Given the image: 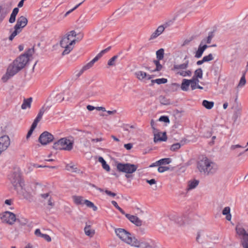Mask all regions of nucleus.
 Listing matches in <instances>:
<instances>
[{
    "label": "nucleus",
    "instance_id": "f257e3e1",
    "mask_svg": "<svg viewBox=\"0 0 248 248\" xmlns=\"http://www.w3.org/2000/svg\"><path fill=\"white\" fill-rule=\"evenodd\" d=\"M32 52L33 50L31 49H29L24 54L19 56L12 63L10 64L5 74L1 78L3 82H6L9 78L23 69L28 62Z\"/></svg>",
    "mask_w": 248,
    "mask_h": 248
},
{
    "label": "nucleus",
    "instance_id": "f03ea898",
    "mask_svg": "<svg viewBox=\"0 0 248 248\" xmlns=\"http://www.w3.org/2000/svg\"><path fill=\"white\" fill-rule=\"evenodd\" d=\"M9 178L17 193L22 195L24 198H27L29 195V191L25 187L24 182L21 178L19 169H15L9 175Z\"/></svg>",
    "mask_w": 248,
    "mask_h": 248
},
{
    "label": "nucleus",
    "instance_id": "7ed1b4c3",
    "mask_svg": "<svg viewBox=\"0 0 248 248\" xmlns=\"http://www.w3.org/2000/svg\"><path fill=\"white\" fill-rule=\"evenodd\" d=\"M197 167L201 173L207 175L215 174L218 170V165L205 156L199 158Z\"/></svg>",
    "mask_w": 248,
    "mask_h": 248
},
{
    "label": "nucleus",
    "instance_id": "20e7f679",
    "mask_svg": "<svg viewBox=\"0 0 248 248\" xmlns=\"http://www.w3.org/2000/svg\"><path fill=\"white\" fill-rule=\"evenodd\" d=\"M76 36V32L75 31H71L62 37L60 42L61 46L64 48L62 53V55L69 54L73 49V45L76 41L75 38Z\"/></svg>",
    "mask_w": 248,
    "mask_h": 248
},
{
    "label": "nucleus",
    "instance_id": "39448f33",
    "mask_svg": "<svg viewBox=\"0 0 248 248\" xmlns=\"http://www.w3.org/2000/svg\"><path fill=\"white\" fill-rule=\"evenodd\" d=\"M74 140L67 138L60 139L53 144L56 150L71 151L73 148Z\"/></svg>",
    "mask_w": 248,
    "mask_h": 248
},
{
    "label": "nucleus",
    "instance_id": "423d86ee",
    "mask_svg": "<svg viewBox=\"0 0 248 248\" xmlns=\"http://www.w3.org/2000/svg\"><path fill=\"white\" fill-rule=\"evenodd\" d=\"M115 232L122 241L131 246L132 245L135 237L132 236L129 232L124 229L117 228L115 230Z\"/></svg>",
    "mask_w": 248,
    "mask_h": 248
},
{
    "label": "nucleus",
    "instance_id": "0eeeda50",
    "mask_svg": "<svg viewBox=\"0 0 248 248\" xmlns=\"http://www.w3.org/2000/svg\"><path fill=\"white\" fill-rule=\"evenodd\" d=\"M189 61H186L184 63L179 64H174L173 70L176 73L183 77H190L192 72L190 70H186L188 66Z\"/></svg>",
    "mask_w": 248,
    "mask_h": 248
},
{
    "label": "nucleus",
    "instance_id": "6e6552de",
    "mask_svg": "<svg viewBox=\"0 0 248 248\" xmlns=\"http://www.w3.org/2000/svg\"><path fill=\"white\" fill-rule=\"evenodd\" d=\"M116 168L117 170L120 172L130 174L136 171L138 166L136 165L128 163H117L116 164Z\"/></svg>",
    "mask_w": 248,
    "mask_h": 248
},
{
    "label": "nucleus",
    "instance_id": "1a4fd4ad",
    "mask_svg": "<svg viewBox=\"0 0 248 248\" xmlns=\"http://www.w3.org/2000/svg\"><path fill=\"white\" fill-rule=\"evenodd\" d=\"M236 233L242 239V245L244 248H248V233L241 225L235 227Z\"/></svg>",
    "mask_w": 248,
    "mask_h": 248
},
{
    "label": "nucleus",
    "instance_id": "9d476101",
    "mask_svg": "<svg viewBox=\"0 0 248 248\" xmlns=\"http://www.w3.org/2000/svg\"><path fill=\"white\" fill-rule=\"evenodd\" d=\"M10 144L9 137L6 134L0 133V155L8 148Z\"/></svg>",
    "mask_w": 248,
    "mask_h": 248
},
{
    "label": "nucleus",
    "instance_id": "9b49d317",
    "mask_svg": "<svg viewBox=\"0 0 248 248\" xmlns=\"http://www.w3.org/2000/svg\"><path fill=\"white\" fill-rule=\"evenodd\" d=\"M2 222L12 225L16 221L15 215L9 211H6L0 215Z\"/></svg>",
    "mask_w": 248,
    "mask_h": 248
},
{
    "label": "nucleus",
    "instance_id": "f8f14e48",
    "mask_svg": "<svg viewBox=\"0 0 248 248\" xmlns=\"http://www.w3.org/2000/svg\"><path fill=\"white\" fill-rule=\"evenodd\" d=\"M54 136L47 131H45L39 136V141L42 145H46L53 141Z\"/></svg>",
    "mask_w": 248,
    "mask_h": 248
},
{
    "label": "nucleus",
    "instance_id": "ddd939ff",
    "mask_svg": "<svg viewBox=\"0 0 248 248\" xmlns=\"http://www.w3.org/2000/svg\"><path fill=\"white\" fill-rule=\"evenodd\" d=\"M169 23H166L162 25L159 26L157 29L152 34L150 37V39H154L156 38L160 35L164 31L165 29L169 26L170 24Z\"/></svg>",
    "mask_w": 248,
    "mask_h": 248
},
{
    "label": "nucleus",
    "instance_id": "4468645a",
    "mask_svg": "<svg viewBox=\"0 0 248 248\" xmlns=\"http://www.w3.org/2000/svg\"><path fill=\"white\" fill-rule=\"evenodd\" d=\"M28 20L24 16H21L18 18L16 24L15 25L16 28L22 30V29L27 25Z\"/></svg>",
    "mask_w": 248,
    "mask_h": 248
},
{
    "label": "nucleus",
    "instance_id": "2eb2a0df",
    "mask_svg": "<svg viewBox=\"0 0 248 248\" xmlns=\"http://www.w3.org/2000/svg\"><path fill=\"white\" fill-rule=\"evenodd\" d=\"M125 217L137 226H140L142 225V221L135 216L131 215L125 213Z\"/></svg>",
    "mask_w": 248,
    "mask_h": 248
},
{
    "label": "nucleus",
    "instance_id": "dca6fc26",
    "mask_svg": "<svg viewBox=\"0 0 248 248\" xmlns=\"http://www.w3.org/2000/svg\"><path fill=\"white\" fill-rule=\"evenodd\" d=\"M131 246L141 248H149L150 247V245L148 243L142 241L140 242L138 240L136 237L134 239Z\"/></svg>",
    "mask_w": 248,
    "mask_h": 248
},
{
    "label": "nucleus",
    "instance_id": "f3484780",
    "mask_svg": "<svg viewBox=\"0 0 248 248\" xmlns=\"http://www.w3.org/2000/svg\"><path fill=\"white\" fill-rule=\"evenodd\" d=\"M208 47L206 45H202L200 44L197 50L196 51L195 54V57L196 58H200L205 50Z\"/></svg>",
    "mask_w": 248,
    "mask_h": 248
},
{
    "label": "nucleus",
    "instance_id": "a211bd4d",
    "mask_svg": "<svg viewBox=\"0 0 248 248\" xmlns=\"http://www.w3.org/2000/svg\"><path fill=\"white\" fill-rule=\"evenodd\" d=\"M135 75L136 78L140 80H142L145 78L147 79H150L152 78L150 75H148L146 73L141 71H139L135 72Z\"/></svg>",
    "mask_w": 248,
    "mask_h": 248
},
{
    "label": "nucleus",
    "instance_id": "6ab92c4d",
    "mask_svg": "<svg viewBox=\"0 0 248 248\" xmlns=\"http://www.w3.org/2000/svg\"><path fill=\"white\" fill-rule=\"evenodd\" d=\"M31 97H30L27 99H24L23 102L21 105V108L22 109H26L27 108H30L31 107Z\"/></svg>",
    "mask_w": 248,
    "mask_h": 248
},
{
    "label": "nucleus",
    "instance_id": "aec40b11",
    "mask_svg": "<svg viewBox=\"0 0 248 248\" xmlns=\"http://www.w3.org/2000/svg\"><path fill=\"white\" fill-rule=\"evenodd\" d=\"M21 31L22 30L14 26L13 31V29L10 30V31L11 32V34L9 37V40L12 41L14 38L17 35V34L21 32Z\"/></svg>",
    "mask_w": 248,
    "mask_h": 248
},
{
    "label": "nucleus",
    "instance_id": "412c9836",
    "mask_svg": "<svg viewBox=\"0 0 248 248\" xmlns=\"http://www.w3.org/2000/svg\"><path fill=\"white\" fill-rule=\"evenodd\" d=\"M21 31L22 30L14 26L13 31V29L10 30V31L11 32V34L9 37V40L12 41L14 38L17 35V34L21 32Z\"/></svg>",
    "mask_w": 248,
    "mask_h": 248
},
{
    "label": "nucleus",
    "instance_id": "4be33fe9",
    "mask_svg": "<svg viewBox=\"0 0 248 248\" xmlns=\"http://www.w3.org/2000/svg\"><path fill=\"white\" fill-rule=\"evenodd\" d=\"M214 37V32L213 31H210L208 33V36L202 39L200 44L202 45H206V44H210L211 42L212 39Z\"/></svg>",
    "mask_w": 248,
    "mask_h": 248
},
{
    "label": "nucleus",
    "instance_id": "5701e85b",
    "mask_svg": "<svg viewBox=\"0 0 248 248\" xmlns=\"http://www.w3.org/2000/svg\"><path fill=\"white\" fill-rule=\"evenodd\" d=\"M190 79H183L181 86V89L183 91H187L190 86Z\"/></svg>",
    "mask_w": 248,
    "mask_h": 248
},
{
    "label": "nucleus",
    "instance_id": "b1692460",
    "mask_svg": "<svg viewBox=\"0 0 248 248\" xmlns=\"http://www.w3.org/2000/svg\"><path fill=\"white\" fill-rule=\"evenodd\" d=\"M160 60H154V63L156 66V68L154 69H151L150 67H146V69H148V70H150L151 72H156V71H160L162 68V65L159 62Z\"/></svg>",
    "mask_w": 248,
    "mask_h": 248
},
{
    "label": "nucleus",
    "instance_id": "393cba45",
    "mask_svg": "<svg viewBox=\"0 0 248 248\" xmlns=\"http://www.w3.org/2000/svg\"><path fill=\"white\" fill-rule=\"evenodd\" d=\"M98 161L102 164V166L103 169L106 170L107 171H109L110 168L109 166L107 163L106 161L102 156H99L98 159Z\"/></svg>",
    "mask_w": 248,
    "mask_h": 248
},
{
    "label": "nucleus",
    "instance_id": "a878e982",
    "mask_svg": "<svg viewBox=\"0 0 248 248\" xmlns=\"http://www.w3.org/2000/svg\"><path fill=\"white\" fill-rule=\"evenodd\" d=\"M230 211L231 209L229 206L225 207L222 211V214L226 216V219L228 221H230L232 218Z\"/></svg>",
    "mask_w": 248,
    "mask_h": 248
},
{
    "label": "nucleus",
    "instance_id": "bb28decb",
    "mask_svg": "<svg viewBox=\"0 0 248 248\" xmlns=\"http://www.w3.org/2000/svg\"><path fill=\"white\" fill-rule=\"evenodd\" d=\"M72 199L74 202L77 204H83L84 200L83 199V197L79 196H73L72 197Z\"/></svg>",
    "mask_w": 248,
    "mask_h": 248
},
{
    "label": "nucleus",
    "instance_id": "cd10ccee",
    "mask_svg": "<svg viewBox=\"0 0 248 248\" xmlns=\"http://www.w3.org/2000/svg\"><path fill=\"white\" fill-rule=\"evenodd\" d=\"M202 105L206 108L210 109L213 107L214 103L213 101H209L206 100H204L202 101Z\"/></svg>",
    "mask_w": 248,
    "mask_h": 248
},
{
    "label": "nucleus",
    "instance_id": "c85d7f7f",
    "mask_svg": "<svg viewBox=\"0 0 248 248\" xmlns=\"http://www.w3.org/2000/svg\"><path fill=\"white\" fill-rule=\"evenodd\" d=\"M199 183V181L197 180H194L193 181L189 182L187 190H189L195 188L198 185Z\"/></svg>",
    "mask_w": 248,
    "mask_h": 248
},
{
    "label": "nucleus",
    "instance_id": "c756f323",
    "mask_svg": "<svg viewBox=\"0 0 248 248\" xmlns=\"http://www.w3.org/2000/svg\"><path fill=\"white\" fill-rule=\"evenodd\" d=\"M84 204L87 207L92 208L94 211H96L97 210V206H95L93 202L88 200H84Z\"/></svg>",
    "mask_w": 248,
    "mask_h": 248
},
{
    "label": "nucleus",
    "instance_id": "7c9ffc66",
    "mask_svg": "<svg viewBox=\"0 0 248 248\" xmlns=\"http://www.w3.org/2000/svg\"><path fill=\"white\" fill-rule=\"evenodd\" d=\"M49 106H43L42 107V108L40 109L37 116L39 117L41 119L42 118V116L43 114L45 113L46 111H47L49 109Z\"/></svg>",
    "mask_w": 248,
    "mask_h": 248
},
{
    "label": "nucleus",
    "instance_id": "2f4dec72",
    "mask_svg": "<svg viewBox=\"0 0 248 248\" xmlns=\"http://www.w3.org/2000/svg\"><path fill=\"white\" fill-rule=\"evenodd\" d=\"M167 140V137L165 134L164 133L162 137H160V135L155 134L154 137V141L157 142L159 141H166Z\"/></svg>",
    "mask_w": 248,
    "mask_h": 248
},
{
    "label": "nucleus",
    "instance_id": "473e14b6",
    "mask_svg": "<svg viewBox=\"0 0 248 248\" xmlns=\"http://www.w3.org/2000/svg\"><path fill=\"white\" fill-rule=\"evenodd\" d=\"M171 162V159L170 158H164L157 161V162L159 163V165H160V166L169 164Z\"/></svg>",
    "mask_w": 248,
    "mask_h": 248
},
{
    "label": "nucleus",
    "instance_id": "72a5a7b5",
    "mask_svg": "<svg viewBox=\"0 0 248 248\" xmlns=\"http://www.w3.org/2000/svg\"><path fill=\"white\" fill-rule=\"evenodd\" d=\"M164 50L160 48L156 52V58L158 60H161L164 57Z\"/></svg>",
    "mask_w": 248,
    "mask_h": 248
},
{
    "label": "nucleus",
    "instance_id": "f704fd0d",
    "mask_svg": "<svg viewBox=\"0 0 248 248\" xmlns=\"http://www.w3.org/2000/svg\"><path fill=\"white\" fill-rule=\"evenodd\" d=\"M203 75L202 70L201 68H199L195 70L193 77L199 78H202Z\"/></svg>",
    "mask_w": 248,
    "mask_h": 248
},
{
    "label": "nucleus",
    "instance_id": "c9c22d12",
    "mask_svg": "<svg viewBox=\"0 0 248 248\" xmlns=\"http://www.w3.org/2000/svg\"><path fill=\"white\" fill-rule=\"evenodd\" d=\"M84 232L85 234L89 236H92L94 233V231L91 229L90 226H86L84 228Z\"/></svg>",
    "mask_w": 248,
    "mask_h": 248
},
{
    "label": "nucleus",
    "instance_id": "e433bc0d",
    "mask_svg": "<svg viewBox=\"0 0 248 248\" xmlns=\"http://www.w3.org/2000/svg\"><path fill=\"white\" fill-rule=\"evenodd\" d=\"M118 55H115L113 56L110 59H109L108 62V66H114L115 65V61L118 58Z\"/></svg>",
    "mask_w": 248,
    "mask_h": 248
},
{
    "label": "nucleus",
    "instance_id": "4c0bfd02",
    "mask_svg": "<svg viewBox=\"0 0 248 248\" xmlns=\"http://www.w3.org/2000/svg\"><path fill=\"white\" fill-rule=\"evenodd\" d=\"M246 83V80L245 78V74H244L240 78V80L238 84L237 87L241 88V87H243L245 85Z\"/></svg>",
    "mask_w": 248,
    "mask_h": 248
},
{
    "label": "nucleus",
    "instance_id": "58836bf2",
    "mask_svg": "<svg viewBox=\"0 0 248 248\" xmlns=\"http://www.w3.org/2000/svg\"><path fill=\"white\" fill-rule=\"evenodd\" d=\"M167 79L165 78H157L155 80H152V82H155L157 84H164L167 82Z\"/></svg>",
    "mask_w": 248,
    "mask_h": 248
},
{
    "label": "nucleus",
    "instance_id": "ea45409f",
    "mask_svg": "<svg viewBox=\"0 0 248 248\" xmlns=\"http://www.w3.org/2000/svg\"><path fill=\"white\" fill-rule=\"evenodd\" d=\"M202 59L204 62H208L209 61L213 60L214 59V57L213 55L211 53H210L207 56H204L202 58Z\"/></svg>",
    "mask_w": 248,
    "mask_h": 248
},
{
    "label": "nucleus",
    "instance_id": "a19ab883",
    "mask_svg": "<svg viewBox=\"0 0 248 248\" xmlns=\"http://www.w3.org/2000/svg\"><path fill=\"white\" fill-rule=\"evenodd\" d=\"M112 204L117 209H118L122 214H125L124 211L118 205L117 202L112 201H111Z\"/></svg>",
    "mask_w": 248,
    "mask_h": 248
},
{
    "label": "nucleus",
    "instance_id": "79ce46f5",
    "mask_svg": "<svg viewBox=\"0 0 248 248\" xmlns=\"http://www.w3.org/2000/svg\"><path fill=\"white\" fill-rule=\"evenodd\" d=\"M181 145L179 143H176L172 144L170 147V150L172 151H175L181 147Z\"/></svg>",
    "mask_w": 248,
    "mask_h": 248
},
{
    "label": "nucleus",
    "instance_id": "37998d69",
    "mask_svg": "<svg viewBox=\"0 0 248 248\" xmlns=\"http://www.w3.org/2000/svg\"><path fill=\"white\" fill-rule=\"evenodd\" d=\"M55 98L57 101L61 102L64 100V97L62 93H59L57 94V95L55 97Z\"/></svg>",
    "mask_w": 248,
    "mask_h": 248
},
{
    "label": "nucleus",
    "instance_id": "c03bdc74",
    "mask_svg": "<svg viewBox=\"0 0 248 248\" xmlns=\"http://www.w3.org/2000/svg\"><path fill=\"white\" fill-rule=\"evenodd\" d=\"M83 3V1L79 3V4L76 5L73 8L71 9V10L67 11L64 15V16H67L69 14H70L71 12H72L73 11L77 9L82 3Z\"/></svg>",
    "mask_w": 248,
    "mask_h": 248
},
{
    "label": "nucleus",
    "instance_id": "a18cd8bd",
    "mask_svg": "<svg viewBox=\"0 0 248 248\" xmlns=\"http://www.w3.org/2000/svg\"><path fill=\"white\" fill-rule=\"evenodd\" d=\"M169 170V167L159 166L158 168V171L160 173L164 172Z\"/></svg>",
    "mask_w": 248,
    "mask_h": 248
},
{
    "label": "nucleus",
    "instance_id": "49530a36",
    "mask_svg": "<svg viewBox=\"0 0 248 248\" xmlns=\"http://www.w3.org/2000/svg\"><path fill=\"white\" fill-rule=\"evenodd\" d=\"M159 121H161V122H164L165 123H169L170 122L169 118L167 116H161L159 118Z\"/></svg>",
    "mask_w": 248,
    "mask_h": 248
},
{
    "label": "nucleus",
    "instance_id": "de8ad7c7",
    "mask_svg": "<svg viewBox=\"0 0 248 248\" xmlns=\"http://www.w3.org/2000/svg\"><path fill=\"white\" fill-rule=\"evenodd\" d=\"M16 15L11 14L10 16V17L9 18V21L10 23H13L16 21Z\"/></svg>",
    "mask_w": 248,
    "mask_h": 248
},
{
    "label": "nucleus",
    "instance_id": "09e8293b",
    "mask_svg": "<svg viewBox=\"0 0 248 248\" xmlns=\"http://www.w3.org/2000/svg\"><path fill=\"white\" fill-rule=\"evenodd\" d=\"M93 66V64L90 62L87 64H86L85 65L83 66L82 67L83 69L86 71L90 68H91Z\"/></svg>",
    "mask_w": 248,
    "mask_h": 248
},
{
    "label": "nucleus",
    "instance_id": "8fccbe9b",
    "mask_svg": "<svg viewBox=\"0 0 248 248\" xmlns=\"http://www.w3.org/2000/svg\"><path fill=\"white\" fill-rule=\"evenodd\" d=\"M93 66V64L90 62L87 64H86L85 65L83 66L82 67L83 69L86 71L90 68H91Z\"/></svg>",
    "mask_w": 248,
    "mask_h": 248
},
{
    "label": "nucleus",
    "instance_id": "3c124183",
    "mask_svg": "<svg viewBox=\"0 0 248 248\" xmlns=\"http://www.w3.org/2000/svg\"><path fill=\"white\" fill-rule=\"evenodd\" d=\"M41 237L45 239L47 242H50L51 241V237L47 234H43Z\"/></svg>",
    "mask_w": 248,
    "mask_h": 248
},
{
    "label": "nucleus",
    "instance_id": "603ef678",
    "mask_svg": "<svg viewBox=\"0 0 248 248\" xmlns=\"http://www.w3.org/2000/svg\"><path fill=\"white\" fill-rule=\"evenodd\" d=\"M105 192L106 194H107L108 196H111V197H115L116 195V194L114 193V192H112L109 190H108L107 189L105 190Z\"/></svg>",
    "mask_w": 248,
    "mask_h": 248
},
{
    "label": "nucleus",
    "instance_id": "864d4df0",
    "mask_svg": "<svg viewBox=\"0 0 248 248\" xmlns=\"http://www.w3.org/2000/svg\"><path fill=\"white\" fill-rule=\"evenodd\" d=\"M190 80V87H191V89L192 90H194L196 89H197L198 84H197L196 83L193 82V81H191V80Z\"/></svg>",
    "mask_w": 248,
    "mask_h": 248
},
{
    "label": "nucleus",
    "instance_id": "5fc2aeb1",
    "mask_svg": "<svg viewBox=\"0 0 248 248\" xmlns=\"http://www.w3.org/2000/svg\"><path fill=\"white\" fill-rule=\"evenodd\" d=\"M84 71H85L82 67V68L79 71L76 72V77L79 78L84 73Z\"/></svg>",
    "mask_w": 248,
    "mask_h": 248
},
{
    "label": "nucleus",
    "instance_id": "6e6d98bb",
    "mask_svg": "<svg viewBox=\"0 0 248 248\" xmlns=\"http://www.w3.org/2000/svg\"><path fill=\"white\" fill-rule=\"evenodd\" d=\"M6 13L1 12V7L0 6V22L2 21L6 16Z\"/></svg>",
    "mask_w": 248,
    "mask_h": 248
},
{
    "label": "nucleus",
    "instance_id": "4d7b16f0",
    "mask_svg": "<svg viewBox=\"0 0 248 248\" xmlns=\"http://www.w3.org/2000/svg\"><path fill=\"white\" fill-rule=\"evenodd\" d=\"M34 233L37 236L40 237H41L42 235L43 234V233H41L40 230L39 229H36Z\"/></svg>",
    "mask_w": 248,
    "mask_h": 248
},
{
    "label": "nucleus",
    "instance_id": "13d9d810",
    "mask_svg": "<svg viewBox=\"0 0 248 248\" xmlns=\"http://www.w3.org/2000/svg\"><path fill=\"white\" fill-rule=\"evenodd\" d=\"M105 53H106L105 49L102 50L96 56L100 59Z\"/></svg>",
    "mask_w": 248,
    "mask_h": 248
},
{
    "label": "nucleus",
    "instance_id": "bf43d9fd",
    "mask_svg": "<svg viewBox=\"0 0 248 248\" xmlns=\"http://www.w3.org/2000/svg\"><path fill=\"white\" fill-rule=\"evenodd\" d=\"M105 53H106L105 49L102 50L96 56L100 59Z\"/></svg>",
    "mask_w": 248,
    "mask_h": 248
},
{
    "label": "nucleus",
    "instance_id": "052dcab7",
    "mask_svg": "<svg viewBox=\"0 0 248 248\" xmlns=\"http://www.w3.org/2000/svg\"><path fill=\"white\" fill-rule=\"evenodd\" d=\"M105 53H106L105 49L102 50L96 56L100 59Z\"/></svg>",
    "mask_w": 248,
    "mask_h": 248
},
{
    "label": "nucleus",
    "instance_id": "680f3d73",
    "mask_svg": "<svg viewBox=\"0 0 248 248\" xmlns=\"http://www.w3.org/2000/svg\"><path fill=\"white\" fill-rule=\"evenodd\" d=\"M13 201L12 199L6 200L4 202L5 204L8 205H12L13 204Z\"/></svg>",
    "mask_w": 248,
    "mask_h": 248
},
{
    "label": "nucleus",
    "instance_id": "e2e57ef3",
    "mask_svg": "<svg viewBox=\"0 0 248 248\" xmlns=\"http://www.w3.org/2000/svg\"><path fill=\"white\" fill-rule=\"evenodd\" d=\"M147 183L150 184V185H152L156 183V181L154 179H152L151 180H147L146 181Z\"/></svg>",
    "mask_w": 248,
    "mask_h": 248
},
{
    "label": "nucleus",
    "instance_id": "0e129e2a",
    "mask_svg": "<svg viewBox=\"0 0 248 248\" xmlns=\"http://www.w3.org/2000/svg\"><path fill=\"white\" fill-rule=\"evenodd\" d=\"M243 147L239 144L232 145L231 147L232 150H234L237 148H242Z\"/></svg>",
    "mask_w": 248,
    "mask_h": 248
},
{
    "label": "nucleus",
    "instance_id": "69168bd1",
    "mask_svg": "<svg viewBox=\"0 0 248 248\" xmlns=\"http://www.w3.org/2000/svg\"><path fill=\"white\" fill-rule=\"evenodd\" d=\"M124 147L127 149V150H130L132 148V144L131 143H127L125 144L124 145Z\"/></svg>",
    "mask_w": 248,
    "mask_h": 248
},
{
    "label": "nucleus",
    "instance_id": "338daca9",
    "mask_svg": "<svg viewBox=\"0 0 248 248\" xmlns=\"http://www.w3.org/2000/svg\"><path fill=\"white\" fill-rule=\"evenodd\" d=\"M33 131H34V130L30 128V129L29 130V131H28V132L27 133V136H26L27 139H28V138H29L31 137V136L32 134V132H33Z\"/></svg>",
    "mask_w": 248,
    "mask_h": 248
},
{
    "label": "nucleus",
    "instance_id": "774afa93",
    "mask_svg": "<svg viewBox=\"0 0 248 248\" xmlns=\"http://www.w3.org/2000/svg\"><path fill=\"white\" fill-rule=\"evenodd\" d=\"M199 78H194V77H193L192 79H191L190 80L191 81H193V82L196 83L197 84H199V80L198 79Z\"/></svg>",
    "mask_w": 248,
    "mask_h": 248
}]
</instances>
